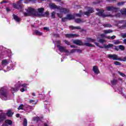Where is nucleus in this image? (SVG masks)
<instances>
[{
    "instance_id": "obj_24",
    "label": "nucleus",
    "mask_w": 126,
    "mask_h": 126,
    "mask_svg": "<svg viewBox=\"0 0 126 126\" xmlns=\"http://www.w3.org/2000/svg\"><path fill=\"white\" fill-rule=\"evenodd\" d=\"M34 33L35 34V35H38L39 36H41V35H43V33L40 32L39 31H35Z\"/></svg>"
},
{
    "instance_id": "obj_12",
    "label": "nucleus",
    "mask_w": 126,
    "mask_h": 126,
    "mask_svg": "<svg viewBox=\"0 0 126 126\" xmlns=\"http://www.w3.org/2000/svg\"><path fill=\"white\" fill-rule=\"evenodd\" d=\"M65 36L66 38H74L75 37H78V35L76 34H66Z\"/></svg>"
},
{
    "instance_id": "obj_13",
    "label": "nucleus",
    "mask_w": 126,
    "mask_h": 126,
    "mask_svg": "<svg viewBox=\"0 0 126 126\" xmlns=\"http://www.w3.org/2000/svg\"><path fill=\"white\" fill-rule=\"evenodd\" d=\"M93 12H94V10H93V8H90L88 11L84 12L85 15H89L90 13H92Z\"/></svg>"
},
{
    "instance_id": "obj_39",
    "label": "nucleus",
    "mask_w": 126,
    "mask_h": 126,
    "mask_svg": "<svg viewBox=\"0 0 126 126\" xmlns=\"http://www.w3.org/2000/svg\"><path fill=\"white\" fill-rule=\"evenodd\" d=\"M98 42L99 43H105L106 42V40H105L104 39H100L99 40H98Z\"/></svg>"
},
{
    "instance_id": "obj_35",
    "label": "nucleus",
    "mask_w": 126,
    "mask_h": 126,
    "mask_svg": "<svg viewBox=\"0 0 126 126\" xmlns=\"http://www.w3.org/2000/svg\"><path fill=\"white\" fill-rule=\"evenodd\" d=\"M114 45H119V44H121V41H120L119 40H115L114 41Z\"/></svg>"
},
{
    "instance_id": "obj_52",
    "label": "nucleus",
    "mask_w": 126,
    "mask_h": 126,
    "mask_svg": "<svg viewBox=\"0 0 126 126\" xmlns=\"http://www.w3.org/2000/svg\"><path fill=\"white\" fill-rule=\"evenodd\" d=\"M6 3V1L3 0V1L0 2V3L1 4H2V3Z\"/></svg>"
},
{
    "instance_id": "obj_16",
    "label": "nucleus",
    "mask_w": 126,
    "mask_h": 126,
    "mask_svg": "<svg viewBox=\"0 0 126 126\" xmlns=\"http://www.w3.org/2000/svg\"><path fill=\"white\" fill-rule=\"evenodd\" d=\"M4 119H5V113H2L0 116V123L2 122Z\"/></svg>"
},
{
    "instance_id": "obj_63",
    "label": "nucleus",
    "mask_w": 126,
    "mask_h": 126,
    "mask_svg": "<svg viewBox=\"0 0 126 126\" xmlns=\"http://www.w3.org/2000/svg\"><path fill=\"white\" fill-rule=\"evenodd\" d=\"M32 96H35V93H32Z\"/></svg>"
},
{
    "instance_id": "obj_18",
    "label": "nucleus",
    "mask_w": 126,
    "mask_h": 126,
    "mask_svg": "<svg viewBox=\"0 0 126 126\" xmlns=\"http://www.w3.org/2000/svg\"><path fill=\"white\" fill-rule=\"evenodd\" d=\"M8 63V62L6 60H4L2 61V66L3 67V66H5Z\"/></svg>"
},
{
    "instance_id": "obj_27",
    "label": "nucleus",
    "mask_w": 126,
    "mask_h": 126,
    "mask_svg": "<svg viewBox=\"0 0 126 126\" xmlns=\"http://www.w3.org/2000/svg\"><path fill=\"white\" fill-rule=\"evenodd\" d=\"M24 108H25V106L23 105V104H21L18 108V110H24Z\"/></svg>"
},
{
    "instance_id": "obj_2",
    "label": "nucleus",
    "mask_w": 126,
    "mask_h": 126,
    "mask_svg": "<svg viewBox=\"0 0 126 126\" xmlns=\"http://www.w3.org/2000/svg\"><path fill=\"white\" fill-rule=\"evenodd\" d=\"M27 13H25V16H30V15H33L34 16H42L43 12H44V8H38L37 11L35 12V10L31 7H29L26 9Z\"/></svg>"
},
{
    "instance_id": "obj_32",
    "label": "nucleus",
    "mask_w": 126,
    "mask_h": 126,
    "mask_svg": "<svg viewBox=\"0 0 126 126\" xmlns=\"http://www.w3.org/2000/svg\"><path fill=\"white\" fill-rule=\"evenodd\" d=\"M5 122L6 124H8V125H12V121H11V120H7Z\"/></svg>"
},
{
    "instance_id": "obj_20",
    "label": "nucleus",
    "mask_w": 126,
    "mask_h": 126,
    "mask_svg": "<svg viewBox=\"0 0 126 126\" xmlns=\"http://www.w3.org/2000/svg\"><path fill=\"white\" fill-rule=\"evenodd\" d=\"M70 28H71V29H72V30H74L75 29L77 30H81V28H80V27H73L72 26H71L69 27Z\"/></svg>"
},
{
    "instance_id": "obj_31",
    "label": "nucleus",
    "mask_w": 126,
    "mask_h": 126,
    "mask_svg": "<svg viewBox=\"0 0 126 126\" xmlns=\"http://www.w3.org/2000/svg\"><path fill=\"white\" fill-rule=\"evenodd\" d=\"M121 51H125V46L124 45H119L118 46Z\"/></svg>"
},
{
    "instance_id": "obj_4",
    "label": "nucleus",
    "mask_w": 126,
    "mask_h": 126,
    "mask_svg": "<svg viewBox=\"0 0 126 126\" xmlns=\"http://www.w3.org/2000/svg\"><path fill=\"white\" fill-rule=\"evenodd\" d=\"M0 98L5 101L10 98V95L6 92V91H4L3 88L0 90Z\"/></svg>"
},
{
    "instance_id": "obj_8",
    "label": "nucleus",
    "mask_w": 126,
    "mask_h": 126,
    "mask_svg": "<svg viewBox=\"0 0 126 126\" xmlns=\"http://www.w3.org/2000/svg\"><path fill=\"white\" fill-rule=\"evenodd\" d=\"M108 59H112L114 61H120V59L118 55L109 54L107 55Z\"/></svg>"
},
{
    "instance_id": "obj_6",
    "label": "nucleus",
    "mask_w": 126,
    "mask_h": 126,
    "mask_svg": "<svg viewBox=\"0 0 126 126\" xmlns=\"http://www.w3.org/2000/svg\"><path fill=\"white\" fill-rule=\"evenodd\" d=\"M57 47L58 48L61 53H66V54H69V51L66 50L65 47L61 46L58 44Z\"/></svg>"
},
{
    "instance_id": "obj_3",
    "label": "nucleus",
    "mask_w": 126,
    "mask_h": 126,
    "mask_svg": "<svg viewBox=\"0 0 126 126\" xmlns=\"http://www.w3.org/2000/svg\"><path fill=\"white\" fill-rule=\"evenodd\" d=\"M26 87H27V84H23V85L18 84L15 85V88H12L11 90L12 93H14V92H17V91L19 90V88H21L20 91L21 92H24V91H26V90H27Z\"/></svg>"
},
{
    "instance_id": "obj_17",
    "label": "nucleus",
    "mask_w": 126,
    "mask_h": 126,
    "mask_svg": "<svg viewBox=\"0 0 126 126\" xmlns=\"http://www.w3.org/2000/svg\"><path fill=\"white\" fill-rule=\"evenodd\" d=\"M67 19L68 20H71V19H74V16L71 15V14H68L66 16Z\"/></svg>"
},
{
    "instance_id": "obj_41",
    "label": "nucleus",
    "mask_w": 126,
    "mask_h": 126,
    "mask_svg": "<svg viewBox=\"0 0 126 126\" xmlns=\"http://www.w3.org/2000/svg\"><path fill=\"white\" fill-rule=\"evenodd\" d=\"M106 38H107V39H115L116 38V36L113 35L111 37L107 36V37H106Z\"/></svg>"
},
{
    "instance_id": "obj_28",
    "label": "nucleus",
    "mask_w": 126,
    "mask_h": 126,
    "mask_svg": "<svg viewBox=\"0 0 126 126\" xmlns=\"http://www.w3.org/2000/svg\"><path fill=\"white\" fill-rule=\"evenodd\" d=\"M87 40L88 42H91L92 43L95 42V39H93L90 37L87 38Z\"/></svg>"
},
{
    "instance_id": "obj_22",
    "label": "nucleus",
    "mask_w": 126,
    "mask_h": 126,
    "mask_svg": "<svg viewBox=\"0 0 126 126\" xmlns=\"http://www.w3.org/2000/svg\"><path fill=\"white\" fill-rule=\"evenodd\" d=\"M13 115V113L11 112V110H8L7 112V116L8 117H11Z\"/></svg>"
},
{
    "instance_id": "obj_19",
    "label": "nucleus",
    "mask_w": 126,
    "mask_h": 126,
    "mask_svg": "<svg viewBox=\"0 0 126 126\" xmlns=\"http://www.w3.org/2000/svg\"><path fill=\"white\" fill-rule=\"evenodd\" d=\"M13 16L14 20L17 21V22H19L20 21V18H18V17L17 15L13 14Z\"/></svg>"
},
{
    "instance_id": "obj_62",
    "label": "nucleus",
    "mask_w": 126,
    "mask_h": 126,
    "mask_svg": "<svg viewBox=\"0 0 126 126\" xmlns=\"http://www.w3.org/2000/svg\"><path fill=\"white\" fill-rule=\"evenodd\" d=\"M57 43H58V44H60V43H61V41H58Z\"/></svg>"
},
{
    "instance_id": "obj_34",
    "label": "nucleus",
    "mask_w": 126,
    "mask_h": 126,
    "mask_svg": "<svg viewBox=\"0 0 126 126\" xmlns=\"http://www.w3.org/2000/svg\"><path fill=\"white\" fill-rule=\"evenodd\" d=\"M23 126H27V119H26V118L24 120Z\"/></svg>"
},
{
    "instance_id": "obj_51",
    "label": "nucleus",
    "mask_w": 126,
    "mask_h": 126,
    "mask_svg": "<svg viewBox=\"0 0 126 126\" xmlns=\"http://www.w3.org/2000/svg\"><path fill=\"white\" fill-rule=\"evenodd\" d=\"M6 10L7 12H8V11H10V10L9 9V8H8V7H7L6 8Z\"/></svg>"
},
{
    "instance_id": "obj_55",
    "label": "nucleus",
    "mask_w": 126,
    "mask_h": 126,
    "mask_svg": "<svg viewBox=\"0 0 126 126\" xmlns=\"http://www.w3.org/2000/svg\"><path fill=\"white\" fill-rule=\"evenodd\" d=\"M100 36H101V37H105V34L102 33V34H100Z\"/></svg>"
},
{
    "instance_id": "obj_7",
    "label": "nucleus",
    "mask_w": 126,
    "mask_h": 126,
    "mask_svg": "<svg viewBox=\"0 0 126 126\" xmlns=\"http://www.w3.org/2000/svg\"><path fill=\"white\" fill-rule=\"evenodd\" d=\"M106 10L108 11H112V12H117L119 10V8L113 6H109L106 7Z\"/></svg>"
},
{
    "instance_id": "obj_23",
    "label": "nucleus",
    "mask_w": 126,
    "mask_h": 126,
    "mask_svg": "<svg viewBox=\"0 0 126 126\" xmlns=\"http://www.w3.org/2000/svg\"><path fill=\"white\" fill-rule=\"evenodd\" d=\"M83 45L86 46L87 47H94V45H92V44L90 43H85Z\"/></svg>"
},
{
    "instance_id": "obj_56",
    "label": "nucleus",
    "mask_w": 126,
    "mask_h": 126,
    "mask_svg": "<svg viewBox=\"0 0 126 126\" xmlns=\"http://www.w3.org/2000/svg\"><path fill=\"white\" fill-rule=\"evenodd\" d=\"M95 45H96V46H99V43H97V42H94Z\"/></svg>"
},
{
    "instance_id": "obj_47",
    "label": "nucleus",
    "mask_w": 126,
    "mask_h": 126,
    "mask_svg": "<svg viewBox=\"0 0 126 126\" xmlns=\"http://www.w3.org/2000/svg\"><path fill=\"white\" fill-rule=\"evenodd\" d=\"M44 30H46V31H50L48 27H45L43 28Z\"/></svg>"
},
{
    "instance_id": "obj_42",
    "label": "nucleus",
    "mask_w": 126,
    "mask_h": 126,
    "mask_svg": "<svg viewBox=\"0 0 126 126\" xmlns=\"http://www.w3.org/2000/svg\"><path fill=\"white\" fill-rule=\"evenodd\" d=\"M64 42L65 44H66V45H68V46H69V45H70V43L67 40H64Z\"/></svg>"
},
{
    "instance_id": "obj_36",
    "label": "nucleus",
    "mask_w": 126,
    "mask_h": 126,
    "mask_svg": "<svg viewBox=\"0 0 126 126\" xmlns=\"http://www.w3.org/2000/svg\"><path fill=\"white\" fill-rule=\"evenodd\" d=\"M75 52H76V49H72L70 52L69 53H67L68 54V55H69V54H72L73 53H75Z\"/></svg>"
},
{
    "instance_id": "obj_60",
    "label": "nucleus",
    "mask_w": 126,
    "mask_h": 126,
    "mask_svg": "<svg viewBox=\"0 0 126 126\" xmlns=\"http://www.w3.org/2000/svg\"><path fill=\"white\" fill-rule=\"evenodd\" d=\"M71 48H75L74 45H70Z\"/></svg>"
},
{
    "instance_id": "obj_53",
    "label": "nucleus",
    "mask_w": 126,
    "mask_h": 126,
    "mask_svg": "<svg viewBox=\"0 0 126 126\" xmlns=\"http://www.w3.org/2000/svg\"><path fill=\"white\" fill-rule=\"evenodd\" d=\"M123 43L126 45V38L123 40Z\"/></svg>"
},
{
    "instance_id": "obj_14",
    "label": "nucleus",
    "mask_w": 126,
    "mask_h": 126,
    "mask_svg": "<svg viewBox=\"0 0 126 126\" xmlns=\"http://www.w3.org/2000/svg\"><path fill=\"white\" fill-rule=\"evenodd\" d=\"M114 46V44H109L108 45L104 44L103 47H99V48H101L102 49L105 48V49H110V48H112Z\"/></svg>"
},
{
    "instance_id": "obj_58",
    "label": "nucleus",
    "mask_w": 126,
    "mask_h": 126,
    "mask_svg": "<svg viewBox=\"0 0 126 126\" xmlns=\"http://www.w3.org/2000/svg\"><path fill=\"white\" fill-rule=\"evenodd\" d=\"M11 69V67H7V70H10Z\"/></svg>"
},
{
    "instance_id": "obj_21",
    "label": "nucleus",
    "mask_w": 126,
    "mask_h": 126,
    "mask_svg": "<svg viewBox=\"0 0 126 126\" xmlns=\"http://www.w3.org/2000/svg\"><path fill=\"white\" fill-rule=\"evenodd\" d=\"M104 34H110V33H112L113 32V30H105L103 31Z\"/></svg>"
},
{
    "instance_id": "obj_33",
    "label": "nucleus",
    "mask_w": 126,
    "mask_h": 126,
    "mask_svg": "<svg viewBox=\"0 0 126 126\" xmlns=\"http://www.w3.org/2000/svg\"><path fill=\"white\" fill-rule=\"evenodd\" d=\"M51 17H52V18H55V17H56V12L53 11L51 13Z\"/></svg>"
},
{
    "instance_id": "obj_59",
    "label": "nucleus",
    "mask_w": 126,
    "mask_h": 126,
    "mask_svg": "<svg viewBox=\"0 0 126 126\" xmlns=\"http://www.w3.org/2000/svg\"><path fill=\"white\" fill-rule=\"evenodd\" d=\"M119 47L118 48V47H116L115 48V50H116V51H119Z\"/></svg>"
},
{
    "instance_id": "obj_50",
    "label": "nucleus",
    "mask_w": 126,
    "mask_h": 126,
    "mask_svg": "<svg viewBox=\"0 0 126 126\" xmlns=\"http://www.w3.org/2000/svg\"><path fill=\"white\" fill-rule=\"evenodd\" d=\"M76 52H77V53H82V50L80 49H76Z\"/></svg>"
},
{
    "instance_id": "obj_30",
    "label": "nucleus",
    "mask_w": 126,
    "mask_h": 126,
    "mask_svg": "<svg viewBox=\"0 0 126 126\" xmlns=\"http://www.w3.org/2000/svg\"><path fill=\"white\" fill-rule=\"evenodd\" d=\"M104 27L111 28L112 27V25L110 24H103Z\"/></svg>"
},
{
    "instance_id": "obj_10",
    "label": "nucleus",
    "mask_w": 126,
    "mask_h": 126,
    "mask_svg": "<svg viewBox=\"0 0 126 126\" xmlns=\"http://www.w3.org/2000/svg\"><path fill=\"white\" fill-rule=\"evenodd\" d=\"M73 43L74 44H75V45H78L79 46H81V45H83V43L82 42V41L79 39L73 40Z\"/></svg>"
},
{
    "instance_id": "obj_40",
    "label": "nucleus",
    "mask_w": 126,
    "mask_h": 126,
    "mask_svg": "<svg viewBox=\"0 0 126 126\" xmlns=\"http://www.w3.org/2000/svg\"><path fill=\"white\" fill-rule=\"evenodd\" d=\"M67 20L68 19L67 17H64L62 19V21H63V22H65V21H66V20Z\"/></svg>"
},
{
    "instance_id": "obj_45",
    "label": "nucleus",
    "mask_w": 126,
    "mask_h": 126,
    "mask_svg": "<svg viewBox=\"0 0 126 126\" xmlns=\"http://www.w3.org/2000/svg\"><path fill=\"white\" fill-rule=\"evenodd\" d=\"M122 13L123 14H126V9H124L123 10H122Z\"/></svg>"
},
{
    "instance_id": "obj_57",
    "label": "nucleus",
    "mask_w": 126,
    "mask_h": 126,
    "mask_svg": "<svg viewBox=\"0 0 126 126\" xmlns=\"http://www.w3.org/2000/svg\"><path fill=\"white\" fill-rule=\"evenodd\" d=\"M19 116H20V115H19V114H16V116L17 117V118H19Z\"/></svg>"
},
{
    "instance_id": "obj_64",
    "label": "nucleus",
    "mask_w": 126,
    "mask_h": 126,
    "mask_svg": "<svg viewBox=\"0 0 126 126\" xmlns=\"http://www.w3.org/2000/svg\"><path fill=\"white\" fill-rule=\"evenodd\" d=\"M2 126H7L6 124H5V125H3Z\"/></svg>"
},
{
    "instance_id": "obj_9",
    "label": "nucleus",
    "mask_w": 126,
    "mask_h": 126,
    "mask_svg": "<svg viewBox=\"0 0 126 126\" xmlns=\"http://www.w3.org/2000/svg\"><path fill=\"white\" fill-rule=\"evenodd\" d=\"M125 23H126V22L124 21H116L115 22L114 24L116 26H121V27H124V24H125Z\"/></svg>"
},
{
    "instance_id": "obj_25",
    "label": "nucleus",
    "mask_w": 126,
    "mask_h": 126,
    "mask_svg": "<svg viewBox=\"0 0 126 126\" xmlns=\"http://www.w3.org/2000/svg\"><path fill=\"white\" fill-rule=\"evenodd\" d=\"M117 83H118V80H117L116 79H113L111 81V84H112V85H116Z\"/></svg>"
},
{
    "instance_id": "obj_38",
    "label": "nucleus",
    "mask_w": 126,
    "mask_h": 126,
    "mask_svg": "<svg viewBox=\"0 0 126 126\" xmlns=\"http://www.w3.org/2000/svg\"><path fill=\"white\" fill-rule=\"evenodd\" d=\"M120 61H121V62H126V56L123 58H121L120 59Z\"/></svg>"
},
{
    "instance_id": "obj_5",
    "label": "nucleus",
    "mask_w": 126,
    "mask_h": 126,
    "mask_svg": "<svg viewBox=\"0 0 126 126\" xmlns=\"http://www.w3.org/2000/svg\"><path fill=\"white\" fill-rule=\"evenodd\" d=\"M96 10L98 11V13H96L97 15H98V16H101L102 17H107L108 16H116V17H120V16L121 15V13H118L117 15H105L104 14V10H100L99 9H97Z\"/></svg>"
},
{
    "instance_id": "obj_11",
    "label": "nucleus",
    "mask_w": 126,
    "mask_h": 126,
    "mask_svg": "<svg viewBox=\"0 0 126 126\" xmlns=\"http://www.w3.org/2000/svg\"><path fill=\"white\" fill-rule=\"evenodd\" d=\"M93 70L95 74H99V73H100V71L99 70V68H98L97 66H94Z\"/></svg>"
},
{
    "instance_id": "obj_15",
    "label": "nucleus",
    "mask_w": 126,
    "mask_h": 126,
    "mask_svg": "<svg viewBox=\"0 0 126 126\" xmlns=\"http://www.w3.org/2000/svg\"><path fill=\"white\" fill-rule=\"evenodd\" d=\"M75 22H76V23H83V22H85V20L77 18L75 19Z\"/></svg>"
},
{
    "instance_id": "obj_1",
    "label": "nucleus",
    "mask_w": 126,
    "mask_h": 126,
    "mask_svg": "<svg viewBox=\"0 0 126 126\" xmlns=\"http://www.w3.org/2000/svg\"><path fill=\"white\" fill-rule=\"evenodd\" d=\"M49 7L51 9H58L60 12V13H57V16L60 18H62L63 17V14H65V13H67L69 10L67 9L66 8H63V7H61L60 6H58L55 5L54 3H50L49 4Z\"/></svg>"
},
{
    "instance_id": "obj_44",
    "label": "nucleus",
    "mask_w": 126,
    "mask_h": 126,
    "mask_svg": "<svg viewBox=\"0 0 126 126\" xmlns=\"http://www.w3.org/2000/svg\"><path fill=\"white\" fill-rule=\"evenodd\" d=\"M107 1H109L110 2H116L117 0H106Z\"/></svg>"
},
{
    "instance_id": "obj_29",
    "label": "nucleus",
    "mask_w": 126,
    "mask_h": 126,
    "mask_svg": "<svg viewBox=\"0 0 126 126\" xmlns=\"http://www.w3.org/2000/svg\"><path fill=\"white\" fill-rule=\"evenodd\" d=\"M118 73H119V74H120V75H121V76H122V77H126V74H125V73H124L120 71H118Z\"/></svg>"
},
{
    "instance_id": "obj_37",
    "label": "nucleus",
    "mask_w": 126,
    "mask_h": 126,
    "mask_svg": "<svg viewBox=\"0 0 126 126\" xmlns=\"http://www.w3.org/2000/svg\"><path fill=\"white\" fill-rule=\"evenodd\" d=\"M114 64H115V65H122V63H120L118 61L115 62Z\"/></svg>"
},
{
    "instance_id": "obj_54",
    "label": "nucleus",
    "mask_w": 126,
    "mask_h": 126,
    "mask_svg": "<svg viewBox=\"0 0 126 126\" xmlns=\"http://www.w3.org/2000/svg\"><path fill=\"white\" fill-rule=\"evenodd\" d=\"M35 102V101H34V100H33V99H32V100H31L30 101V103H33V102Z\"/></svg>"
},
{
    "instance_id": "obj_46",
    "label": "nucleus",
    "mask_w": 126,
    "mask_h": 126,
    "mask_svg": "<svg viewBox=\"0 0 126 126\" xmlns=\"http://www.w3.org/2000/svg\"><path fill=\"white\" fill-rule=\"evenodd\" d=\"M49 15V12H46L44 14H43L42 16H48Z\"/></svg>"
},
{
    "instance_id": "obj_61",
    "label": "nucleus",
    "mask_w": 126,
    "mask_h": 126,
    "mask_svg": "<svg viewBox=\"0 0 126 126\" xmlns=\"http://www.w3.org/2000/svg\"><path fill=\"white\" fill-rule=\"evenodd\" d=\"M55 1H61V0H54Z\"/></svg>"
},
{
    "instance_id": "obj_48",
    "label": "nucleus",
    "mask_w": 126,
    "mask_h": 126,
    "mask_svg": "<svg viewBox=\"0 0 126 126\" xmlns=\"http://www.w3.org/2000/svg\"><path fill=\"white\" fill-rule=\"evenodd\" d=\"M125 3V2H121L118 3V5H123Z\"/></svg>"
},
{
    "instance_id": "obj_26",
    "label": "nucleus",
    "mask_w": 126,
    "mask_h": 126,
    "mask_svg": "<svg viewBox=\"0 0 126 126\" xmlns=\"http://www.w3.org/2000/svg\"><path fill=\"white\" fill-rule=\"evenodd\" d=\"M82 15H84V14L82 13V11H80L79 13L76 14V16H77L78 17H81V16H82Z\"/></svg>"
},
{
    "instance_id": "obj_43",
    "label": "nucleus",
    "mask_w": 126,
    "mask_h": 126,
    "mask_svg": "<svg viewBox=\"0 0 126 126\" xmlns=\"http://www.w3.org/2000/svg\"><path fill=\"white\" fill-rule=\"evenodd\" d=\"M121 37H122V38H126V33H122L121 34Z\"/></svg>"
},
{
    "instance_id": "obj_49",
    "label": "nucleus",
    "mask_w": 126,
    "mask_h": 126,
    "mask_svg": "<svg viewBox=\"0 0 126 126\" xmlns=\"http://www.w3.org/2000/svg\"><path fill=\"white\" fill-rule=\"evenodd\" d=\"M39 117H34L33 118V120L34 121H39Z\"/></svg>"
}]
</instances>
